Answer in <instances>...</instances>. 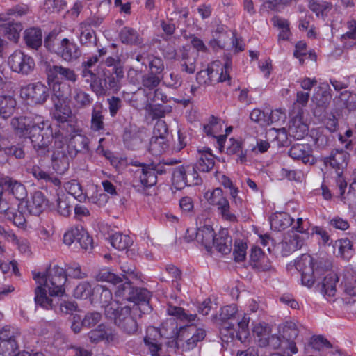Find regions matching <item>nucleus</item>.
<instances>
[{
    "label": "nucleus",
    "instance_id": "23",
    "mask_svg": "<svg viewBox=\"0 0 356 356\" xmlns=\"http://www.w3.org/2000/svg\"><path fill=\"white\" fill-rule=\"evenodd\" d=\"M214 156L208 147L198 149V158L195 168L200 172H208L214 166Z\"/></svg>",
    "mask_w": 356,
    "mask_h": 356
},
{
    "label": "nucleus",
    "instance_id": "29",
    "mask_svg": "<svg viewBox=\"0 0 356 356\" xmlns=\"http://www.w3.org/2000/svg\"><path fill=\"white\" fill-rule=\"evenodd\" d=\"M334 102L341 108H346L348 111L356 110V94L344 90L334 98Z\"/></svg>",
    "mask_w": 356,
    "mask_h": 356
},
{
    "label": "nucleus",
    "instance_id": "52",
    "mask_svg": "<svg viewBox=\"0 0 356 356\" xmlns=\"http://www.w3.org/2000/svg\"><path fill=\"white\" fill-rule=\"evenodd\" d=\"M83 230L82 226H76L67 231L63 236V243L70 246L75 243H79L80 236Z\"/></svg>",
    "mask_w": 356,
    "mask_h": 356
},
{
    "label": "nucleus",
    "instance_id": "6",
    "mask_svg": "<svg viewBox=\"0 0 356 356\" xmlns=\"http://www.w3.org/2000/svg\"><path fill=\"white\" fill-rule=\"evenodd\" d=\"M166 311L169 315L176 316L180 321L186 323V325L181 326L177 329L184 333V335L190 337L199 343L204 339L206 330L202 327H197V326L193 323L197 318L196 314H188L183 308L171 305H168Z\"/></svg>",
    "mask_w": 356,
    "mask_h": 356
},
{
    "label": "nucleus",
    "instance_id": "47",
    "mask_svg": "<svg viewBox=\"0 0 356 356\" xmlns=\"http://www.w3.org/2000/svg\"><path fill=\"white\" fill-rule=\"evenodd\" d=\"M70 197L64 193H57V210L63 216H69L71 212Z\"/></svg>",
    "mask_w": 356,
    "mask_h": 356
},
{
    "label": "nucleus",
    "instance_id": "36",
    "mask_svg": "<svg viewBox=\"0 0 356 356\" xmlns=\"http://www.w3.org/2000/svg\"><path fill=\"white\" fill-rule=\"evenodd\" d=\"M72 99L74 106L78 108H85L92 102L90 95L80 88H74L72 93Z\"/></svg>",
    "mask_w": 356,
    "mask_h": 356
},
{
    "label": "nucleus",
    "instance_id": "43",
    "mask_svg": "<svg viewBox=\"0 0 356 356\" xmlns=\"http://www.w3.org/2000/svg\"><path fill=\"white\" fill-rule=\"evenodd\" d=\"M95 279L97 282H107L114 285L120 284L123 282V279L111 272L108 268L99 270L95 275Z\"/></svg>",
    "mask_w": 356,
    "mask_h": 356
},
{
    "label": "nucleus",
    "instance_id": "48",
    "mask_svg": "<svg viewBox=\"0 0 356 356\" xmlns=\"http://www.w3.org/2000/svg\"><path fill=\"white\" fill-rule=\"evenodd\" d=\"M22 30V26L19 23L8 22L2 27V31L7 38L14 42H17L19 38V33Z\"/></svg>",
    "mask_w": 356,
    "mask_h": 356
},
{
    "label": "nucleus",
    "instance_id": "50",
    "mask_svg": "<svg viewBox=\"0 0 356 356\" xmlns=\"http://www.w3.org/2000/svg\"><path fill=\"white\" fill-rule=\"evenodd\" d=\"M92 287L90 282L87 281L81 282L74 290V296L76 298L90 300L92 296Z\"/></svg>",
    "mask_w": 356,
    "mask_h": 356
},
{
    "label": "nucleus",
    "instance_id": "19",
    "mask_svg": "<svg viewBox=\"0 0 356 356\" xmlns=\"http://www.w3.org/2000/svg\"><path fill=\"white\" fill-rule=\"evenodd\" d=\"M65 61L72 62L77 60L81 55L78 45L67 38L63 39V43L57 54Z\"/></svg>",
    "mask_w": 356,
    "mask_h": 356
},
{
    "label": "nucleus",
    "instance_id": "58",
    "mask_svg": "<svg viewBox=\"0 0 356 356\" xmlns=\"http://www.w3.org/2000/svg\"><path fill=\"white\" fill-rule=\"evenodd\" d=\"M87 83H90V88L97 95H104L106 92L107 86L104 84V78L102 79L97 75L92 80L87 79Z\"/></svg>",
    "mask_w": 356,
    "mask_h": 356
},
{
    "label": "nucleus",
    "instance_id": "30",
    "mask_svg": "<svg viewBox=\"0 0 356 356\" xmlns=\"http://www.w3.org/2000/svg\"><path fill=\"white\" fill-rule=\"evenodd\" d=\"M59 122V129L54 134V140H60L66 143L68 137H71L72 134H78L80 131L72 122L68 121L67 119Z\"/></svg>",
    "mask_w": 356,
    "mask_h": 356
},
{
    "label": "nucleus",
    "instance_id": "20",
    "mask_svg": "<svg viewBox=\"0 0 356 356\" xmlns=\"http://www.w3.org/2000/svg\"><path fill=\"white\" fill-rule=\"evenodd\" d=\"M28 96L35 103L42 104L46 102L49 95V88L44 84L38 82L26 87Z\"/></svg>",
    "mask_w": 356,
    "mask_h": 356
},
{
    "label": "nucleus",
    "instance_id": "24",
    "mask_svg": "<svg viewBox=\"0 0 356 356\" xmlns=\"http://www.w3.org/2000/svg\"><path fill=\"white\" fill-rule=\"evenodd\" d=\"M135 181H139L144 187H151L156 184L157 176L154 170L152 165L144 166V168L138 170L136 172Z\"/></svg>",
    "mask_w": 356,
    "mask_h": 356
},
{
    "label": "nucleus",
    "instance_id": "55",
    "mask_svg": "<svg viewBox=\"0 0 356 356\" xmlns=\"http://www.w3.org/2000/svg\"><path fill=\"white\" fill-rule=\"evenodd\" d=\"M324 347L331 348V343L321 336L314 337L311 339L307 346L305 347V351L306 353H309V348L315 350H321Z\"/></svg>",
    "mask_w": 356,
    "mask_h": 356
},
{
    "label": "nucleus",
    "instance_id": "38",
    "mask_svg": "<svg viewBox=\"0 0 356 356\" xmlns=\"http://www.w3.org/2000/svg\"><path fill=\"white\" fill-rule=\"evenodd\" d=\"M52 84V101H66L68 97L69 86L64 82L58 81H50Z\"/></svg>",
    "mask_w": 356,
    "mask_h": 356
},
{
    "label": "nucleus",
    "instance_id": "4",
    "mask_svg": "<svg viewBox=\"0 0 356 356\" xmlns=\"http://www.w3.org/2000/svg\"><path fill=\"white\" fill-rule=\"evenodd\" d=\"M38 284L47 287L50 296H62L65 293L64 285L67 281L65 270L58 266L49 268L46 273L33 274Z\"/></svg>",
    "mask_w": 356,
    "mask_h": 356
},
{
    "label": "nucleus",
    "instance_id": "5",
    "mask_svg": "<svg viewBox=\"0 0 356 356\" xmlns=\"http://www.w3.org/2000/svg\"><path fill=\"white\" fill-rule=\"evenodd\" d=\"M113 317H107L113 319L115 324L123 332L128 334H134L138 330V324L136 316H141V308L138 305L125 306L118 310L117 307Z\"/></svg>",
    "mask_w": 356,
    "mask_h": 356
},
{
    "label": "nucleus",
    "instance_id": "40",
    "mask_svg": "<svg viewBox=\"0 0 356 356\" xmlns=\"http://www.w3.org/2000/svg\"><path fill=\"white\" fill-rule=\"evenodd\" d=\"M181 70L188 74H193L196 70V59L187 50H184L180 59Z\"/></svg>",
    "mask_w": 356,
    "mask_h": 356
},
{
    "label": "nucleus",
    "instance_id": "1",
    "mask_svg": "<svg viewBox=\"0 0 356 356\" xmlns=\"http://www.w3.org/2000/svg\"><path fill=\"white\" fill-rule=\"evenodd\" d=\"M296 268L301 271L303 285L311 288L316 284L325 295L330 297L335 295L339 278L337 273L332 270V261L326 256L313 257L303 254L296 264Z\"/></svg>",
    "mask_w": 356,
    "mask_h": 356
},
{
    "label": "nucleus",
    "instance_id": "15",
    "mask_svg": "<svg viewBox=\"0 0 356 356\" xmlns=\"http://www.w3.org/2000/svg\"><path fill=\"white\" fill-rule=\"evenodd\" d=\"M0 186L3 190L12 195L17 200H23L27 195L25 186L10 177L6 176L0 179Z\"/></svg>",
    "mask_w": 356,
    "mask_h": 356
},
{
    "label": "nucleus",
    "instance_id": "18",
    "mask_svg": "<svg viewBox=\"0 0 356 356\" xmlns=\"http://www.w3.org/2000/svg\"><path fill=\"white\" fill-rule=\"evenodd\" d=\"M89 140L81 134H73L69 139L66 147L69 148L70 155L75 157L79 153L85 154L89 151Z\"/></svg>",
    "mask_w": 356,
    "mask_h": 356
},
{
    "label": "nucleus",
    "instance_id": "12",
    "mask_svg": "<svg viewBox=\"0 0 356 356\" xmlns=\"http://www.w3.org/2000/svg\"><path fill=\"white\" fill-rule=\"evenodd\" d=\"M8 64L13 72L26 75L31 72L35 67L33 58L20 51H16L10 56Z\"/></svg>",
    "mask_w": 356,
    "mask_h": 356
},
{
    "label": "nucleus",
    "instance_id": "9",
    "mask_svg": "<svg viewBox=\"0 0 356 356\" xmlns=\"http://www.w3.org/2000/svg\"><path fill=\"white\" fill-rule=\"evenodd\" d=\"M74 158L70 155L66 143L60 140H54L51 154L52 168L58 174H64L70 167V161Z\"/></svg>",
    "mask_w": 356,
    "mask_h": 356
},
{
    "label": "nucleus",
    "instance_id": "57",
    "mask_svg": "<svg viewBox=\"0 0 356 356\" xmlns=\"http://www.w3.org/2000/svg\"><path fill=\"white\" fill-rule=\"evenodd\" d=\"M6 219L11 221L15 226L20 228H25L26 225V220L23 213L15 208L8 212Z\"/></svg>",
    "mask_w": 356,
    "mask_h": 356
},
{
    "label": "nucleus",
    "instance_id": "14",
    "mask_svg": "<svg viewBox=\"0 0 356 356\" xmlns=\"http://www.w3.org/2000/svg\"><path fill=\"white\" fill-rule=\"evenodd\" d=\"M209 204L217 206L222 218L227 220L234 221L236 216L229 211V204L223 195L222 190L220 188H215L207 198Z\"/></svg>",
    "mask_w": 356,
    "mask_h": 356
},
{
    "label": "nucleus",
    "instance_id": "51",
    "mask_svg": "<svg viewBox=\"0 0 356 356\" xmlns=\"http://www.w3.org/2000/svg\"><path fill=\"white\" fill-rule=\"evenodd\" d=\"M44 46L51 52L58 54L63 43V39L58 37V33L51 32L44 38Z\"/></svg>",
    "mask_w": 356,
    "mask_h": 356
},
{
    "label": "nucleus",
    "instance_id": "60",
    "mask_svg": "<svg viewBox=\"0 0 356 356\" xmlns=\"http://www.w3.org/2000/svg\"><path fill=\"white\" fill-rule=\"evenodd\" d=\"M286 119V113L281 108L273 110L266 118V126H269L273 124L280 125L282 123H284Z\"/></svg>",
    "mask_w": 356,
    "mask_h": 356
},
{
    "label": "nucleus",
    "instance_id": "2",
    "mask_svg": "<svg viewBox=\"0 0 356 356\" xmlns=\"http://www.w3.org/2000/svg\"><path fill=\"white\" fill-rule=\"evenodd\" d=\"M236 313L237 307L235 305H227L221 309L218 317L220 333L224 336L229 335L232 339H236L244 343L249 337L250 317L245 314L241 321L235 320Z\"/></svg>",
    "mask_w": 356,
    "mask_h": 356
},
{
    "label": "nucleus",
    "instance_id": "26",
    "mask_svg": "<svg viewBox=\"0 0 356 356\" xmlns=\"http://www.w3.org/2000/svg\"><path fill=\"white\" fill-rule=\"evenodd\" d=\"M215 238L214 231L210 225L199 227L195 232L196 241L202 244L207 250L211 248Z\"/></svg>",
    "mask_w": 356,
    "mask_h": 356
},
{
    "label": "nucleus",
    "instance_id": "35",
    "mask_svg": "<svg viewBox=\"0 0 356 356\" xmlns=\"http://www.w3.org/2000/svg\"><path fill=\"white\" fill-rule=\"evenodd\" d=\"M102 104H95L92 110L90 129L94 131L104 129V115Z\"/></svg>",
    "mask_w": 356,
    "mask_h": 356
},
{
    "label": "nucleus",
    "instance_id": "22",
    "mask_svg": "<svg viewBox=\"0 0 356 356\" xmlns=\"http://www.w3.org/2000/svg\"><path fill=\"white\" fill-rule=\"evenodd\" d=\"M90 342L97 343L102 341H113L117 339L116 335L104 324H100L97 328L92 330L88 334Z\"/></svg>",
    "mask_w": 356,
    "mask_h": 356
},
{
    "label": "nucleus",
    "instance_id": "42",
    "mask_svg": "<svg viewBox=\"0 0 356 356\" xmlns=\"http://www.w3.org/2000/svg\"><path fill=\"white\" fill-rule=\"evenodd\" d=\"M168 147L166 138L152 136L149 144L148 150L155 156L163 154Z\"/></svg>",
    "mask_w": 356,
    "mask_h": 356
},
{
    "label": "nucleus",
    "instance_id": "61",
    "mask_svg": "<svg viewBox=\"0 0 356 356\" xmlns=\"http://www.w3.org/2000/svg\"><path fill=\"white\" fill-rule=\"evenodd\" d=\"M186 168H184L183 166H179L175 169L172 173V179L173 184L175 185L176 188H181L186 186Z\"/></svg>",
    "mask_w": 356,
    "mask_h": 356
},
{
    "label": "nucleus",
    "instance_id": "46",
    "mask_svg": "<svg viewBox=\"0 0 356 356\" xmlns=\"http://www.w3.org/2000/svg\"><path fill=\"white\" fill-rule=\"evenodd\" d=\"M65 189L67 191L68 196H72L81 202H85L87 199L86 195L83 193L81 184L75 180L67 183Z\"/></svg>",
    "mask_w": 356,
    "mask_h": 356
},
{
    "label": "nucleus",
    "instance_id": "64",
    "mask_svg": "<svg viewBox=\"0 0 356 356\" xmlns=\"http://www.w3.org/2000/svg\"><path fill=\"white\" fill-rule=\"evenodd\" d=\"M101 318L102 314L98 312H88L81 321V325L83 327L89 328L95 325L100 321Z\"/></svg>",
    "mask_w": 356,
    "mask_h": 356
},
{
    "label": "nucleus",
    "instance_id": "27",
    "mask_svg": "<svg viewBox=\"0 0 356 356\" xmlns=\"http://www.w3.org/2000/svg\"><path fill=\"white\" fill-rule=\"evenodd\" d=\"M232 243V240L228 235V231L227 229H222L219 232L218 234L216 235L212 245H213L218 252L227 254L231 252Z\"/></svg>",
    "mask_w": 356,
    "mask_h": 356
},
{
    "label": "nucleus",
    "instance_id": "11",
    "mask_svg": "<svg viewBox=\"0 0 356 356\" xmlns=\"http://www.w3.org/2000/svg\"><path fill=\"white\" fill-rule=\"evenodd\" d=\"M308 238V234H305V236H303L297 233L293 229H291L284 234L282 241L275 246V248L280 250L282 256L286 257L300 249L305 241Z\"/></svg>",
    "mask_w": 356,
    "mask_h": 356
},
{
    "label": "nucleus",
    "instance_id": "7",
    "mask_svg": "<svg viewBox=\"0 0 356 356\" xmlns=\"http://www.w3.org/2000/svg\"><path fill=\"white\" fill-rule=\"evenodd\" d=\"M350 159V154L342 149H334L330 156L323 159L325 166H330L335 170L337 175V184L340 191V195L343 196L347 186V183L343 177V172L346 170Z\"/></svg>",
    "mask_w": 356,
    "mask_h": 356
},
{
    "label": "nucleus",
    "instance_id": "41",
    "mask_svg": "<svg viewBox=\"0 0 356 356\" xmlns=\"http://www.w3.org/2000/svg\"><path fill=\"white\" fill-rule=\"evenodd\" d=\"M109 240L111 245L119 250L127 249L132 243L128 235L122 234L120 232H116L111 235Z\"/></svg>",
    "mask_w": 356,
    "mask_h": 356
},
{
    "label": "nucleus",
    "instance_id": "44",
    "mask_svg": "<svg viewBox=\"0 0 356 356\" xmlns=\"http://www.w3.org/2000/svg\"><path fill=\"white\" fill-rule=\"evenodd\" d=\"M119 38L122 43L127 44H137L141 42L137 31L129 27H124L120 31Z\"/></svg>",
    "mask_w": 356,
    "mask_h": 356
},
{
    "label": "nucleus",
    "instance_id": "39",
    "mask_svg": "<svg viewBox=\"0 0 356 356\" xmlns=\"http://www.w3.org/2000/svg\"><path fill=\"white\" fill-rule=\"evenodd\" d=\"M46 204L43 194L40 191H36L33 193L32 200L29 202L28 207L31 213L37 216L41 213Z\"/></svg>",
    "mask_w": 356,
    "mask_h": 356
},
{
    "label": "nucleus",
    "instance_id": "63",
    "mask_svg": "<svg viewBox=\"0 0 356 356\" xmlns=\"http://www.w3.org/2000/svg\"><path fill=\"white\" fill-rule=\"evenodd\" d=\"M80 41L83 45L89 46L96 44V35L95 31L86 28H81Z\"/></svg>",
    "mask_w": 356,
    "mask_h": 356
},
{
    "label": "nucleus",
    "instance_id": "13",
    "mask_svg": "<svg viewBox=\"0 0 356 356\" xmlns=\"http://www.w3.org/2000/svg\"><path fill=\"white\" fill-rule=\"evenodd\" d=\"M46 73L49 83L50 81L75 83L78 79V75L73 69L58 65H47Z\"/></svg>",
    "mask_w": 356,
    "mask_h": 356
},
{
    "label": "nucleus",
    "instance_id": "21",
    "mask_svg": "<svg viewBox=\"0 0 356 356\" xmlns=\"http://www.w3.org/2000/svg\"><path fill=\"white\" fill-rule=\"evenodd\" d=\"M298 325L293 321L286 322L282 328V337L284 341L289 342V350L293 353L298 352L294 339L298 337Z\"/></svg>",
    "mask_w": 356,
    "mask_h": 356
},
{
    "label": "nucleus",
    "instance_id": "49",
    "mask_svg": "<svg viewBox=\"0 0 356 356\" xmlns=\"http://www.w3.org/2000/svg\"><path fill=\"white\" fill-rule=\"evenodd\" d=\"M289 132L291 136L297 140L302 138L307 133V127L300 120H293L289 125Z\"/></svg>",
    "mask_w": 356,
    "mask_h": 356
},
{
    "label": "nucleus",
    "instance_id": "25",
    "mask_svg": "<svg viewBox=\"0 0 356 356\" xmlns=\"http://www.w3.org/2000/svg\"><path fill=\"white\" fill-rule=\"evenodd\" d=\"M102 63L110 69L108 74L124 77V60L120 56H108Z\"/></svg>",
    "mask_w": 356,
    "mask_h": 356
},
{
    "label": "nucleus",
    "instance_id": "32",
    "mask_svg": "<svg viewBox=\"0 0 356 356\" xmlns=\"http://www.w3.org/2000/svg\"><path fill=\"white\" fill-rule=\"evenodd\" d=\"M16 100L10 95H0V118L8 119L15 110Z\"/></svg>",
    "mask_w": 356,
    "mask_h": 356
},
{
    "label": "nucleus",
    "instance_id": "62",
    "mask_svg": "<svg viewBox=\"0 0 356 356\" xmlns=\"http://www.w3.org/2000/svg\"><path fill=\"white\" fill-rule=\"evenodd\" d=\"M196 79L200 85L208 86L213 82V70L212 67H207V70H200L197 72Z\"/></svg>",
    "mask_w": 356,
    "mask_h": 356
},
{
    "label": "nucleus",
    "instance_id": "10",
    "mask_svg": "<svg viewBox=\"0 0 356 356\" xmlns=\"http://www.w3.org/2000/svg\"><path fill=\"white\" fill-rule=\"evenodd\" d=\"M112 292L107 287L100 284H96L92 287L90 302L101 304L102 307H104V314L106 317L115 316L114 312L117 305L112 303Z\"/></svg>",
    "mask_w": 356,
    "mask_h": 356
},
{
    "label": "nucleus",
    "instance_id": "34",
    "mask_svg": "<svg viewBox=\"0 0 356 356\" xmlns=\"http://www.w3.org/2000/svg\"><path fill=\"white\" fill-rule=\"evenodd\" d=\"M270 226L276 230L280 231L291 226L293 219L286 213H275L270 218Z\"/></svg>",
    "mask_w": 356,
    "mask_h": 356
},
{
    "label": "nucleus",
    "instance_id": "33",
    "mask_svg": "<svg viewBox=\"0 0 356 356\" xmlns=\"http://www.w3.org/2000/svg\"><path fill=\"white\" fill-rule=\"evenodd\" d=\"M47 288L43 285L38 284L35 289L34 300L36 305L45 309H52L54 307L53 300L47 296Z\"/></svg>",
    "mask_w": 356,
    "mask_h": 356
},
{
    "label": "nucleus",
    "instance_id": "54",
    "mask_svg": "<svg viewBox=\"0 0 356 356\" xmlns=\"http://www.w3.org/2000/svg\"><path fill=\"white\" fill-rule=\"evenodd\" d=\"M18 340L1 341L0 355L15 356V354L18 350Z\"/></svg>",
    "mask_w": 356,
    "mask_h": 356
},
{
    "label": "nucleus",
    "instance_id": "45",
    "mask_svg": "<svg viewBox=\"0 0 356 356\" xmlns=\"http://www.w3.org/2000/svg\"><path fill=\"white\" fill-rule=\"evenodd\" d=\"M102 76L104 77L105 85L111 90L118 92L121 86L124 76L107 74L105 68L102 69Z\"/></svg>",
    "mask_w": 356,
    "mask_h": 356
},
{
    "label": "nucleus",
    "instance_id": "28",
    "mask_svg": "<svg viewBox=\"0 0 356 356\" xmlns=\"http://www.w3.org/2000/svg\"><path fill=\"white\" fill-rule=\"evenodd\" d=\"M257 342L261 347H269L271 349L280 350H289V342L277 334L268 335L266 339H257Z\"/></svg>",
    "mask_w": 356,
    "mask_h": 356
},
{
    "label": "nucleus",
    "instance_id": "37",
    "mask_svg": "<svg viewBox=\"0 0 356 356\" xmlns=\"http://www.w3.org/2000/svg\"><path fill=\"white\" fill-rule=\"evenodd\" d=\"M53 102L54 106L53 118L57 122L65 121L71 114L70 106L65 104L66 101L54 100Z\"/></svg>",
    "mask_w": 356,
    "mask_h": 356
},
{
    "label": "nucleus",
    "instance_id": "53",
    "mask_svg": "<svg viewBox=\"0 0 356 356\" xmlns=\"http://www.w3.org/2000/svg\"><path fill=\"white\" fill-rule=\"evenodd\" d=\"M163 337L165 339L170 338L168 334L164 333V326H163L161 330L150 327L147 328V335L144 337V342L161 341Z\"/></svg>",
    "mask_w": 356,
    "mask_h": 356
},
{
    "label": "nucleus",
    "instance_id": "17",
    "mask_svg": "<svg viewBox=\"0 0 356 356\" xmlns=\"http://www.w3.org/2000/svg\"><path fill=\"white\" fill-rule=\"evenodd\" d=\"M34 115L13 118L10 120V126L15 134L19 137L27 138L34 120Z\"/></svg>",
    "mask_w": 356,
    "mask_h": 356
},
{
    "label": "nucleus",
    "instance_id": "8",
    "mask_svg": "<svg viewBox=\"0 0 356 356\" xmlns=\"http://www.w3.org/2000/svg\"><path fill=\"white\" fill-rule=\"evenodd\" d=\"M115 295L140 305L142 313L150 309L148 302L149 292L145 289L134 288L129 283L122 284L118 287Z\"/></svg>",
    "mask_w": 356,
    "mask_h": 356
},
{
    "label": "nucleus",
    "instance_id": "16",
    "mask_svg": "<svg viewBox=\"0 0 356 356\" xmlns=\"http://www.w3.org/2000/svg\"><path fill=\"white\" fill-rule=\"evenodd\" d=\"M289 155L293 159L300 160L305 164L312 165L316 162L312 155V148L307 143L293 144L289 150Z\"/></svg>",
    "mask_w": 356,
    "mask_h": 356
},
{
    "label": "nucleus",
    "instance_id": "31",
    "mask_svg": "<svg viewBox=\"0 0 356 356\" xmlns=\"http://www.w3.org/2000/svg\"><path fill=\"white\" fill-rule=\"evenodd\" d=\"M24 39L29 47L37 49L42 45V31L40 29L37 28L28 29L24 31Z\"/></svg>",
    "mask_w": 356,
    "mask_h": 356
},
{
    "label": "nucleus",
    "instance_id": "56",
    "mask_svg": "<svg viewBox=\"0 0 356 356\" xmlns=\"http://www.w3.org/2000/svg\"><path fill=\"white\" fill-rule=\"evenodd\" d=\"M20 335L17 328L10 325H6L0 330V341L18 340Z\"/></svg>",
    "mask_w": 356,
    "mask_h": 356
},
{
    "label": "nucleus",
    "instance_id": "59",
    "mask_svg": "<svg viewBox=\"0 0 356 356\" xmlns=\"http://www.w3.org/2000/svg\"><path fill=\"white\" fill-rule=\"evenodd\" d=\"M186 172V186H197L202 184V180L200 177L195 167L188 166Z\"/></svg>",
    "mask_w": 356,
    "mask_h": 356
},
{
    "label": "nucleus",
    "instance_id": "3",
    "mask_svg": "<svg viewBox=\"0 0 356 356\" xmlns=\"http://www.w3.org/2000/svg\"><path fill=\"white\" fill-rule=\"evenodd\" d=\"M27 138L31 140L38 154L44 156L49 152V145L54 140V135L49 121L40 115H35Z\"/></svg>",
    "mask_w": 356,
    "mask_h": 356
}]
</instances>
